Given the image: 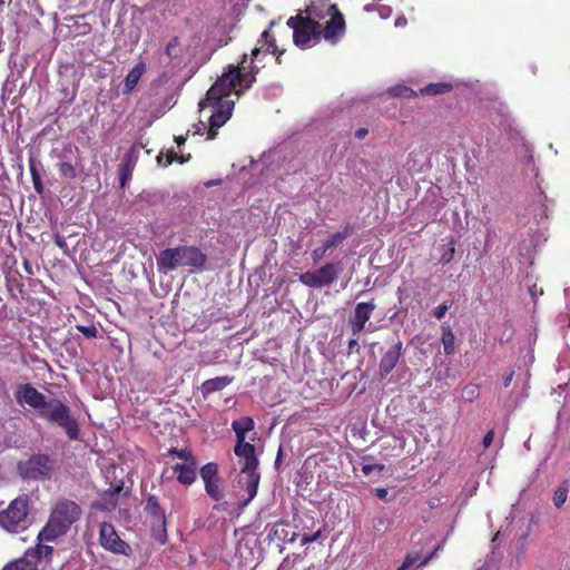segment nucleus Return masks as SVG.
Returning <instances> with one entry per match:
<instances>
[{
  "mask_svg": "<svg viewBox=\"0 0 570 570\" xmlns=\"http://www.w3.org/2000/svg\"><path fill=\"white\" fill-rule=\"evenodd\" d=\"M246 63L247 56L243 55L237 66L228 65L223 75L207 90L206 98L199 101L200 111L212 108L207 130L208 140H214L217 137L218 128L224 126L233 115L235 104L229 98L230 94L240 95L256 81L258 68L250 62L249 71L246 72Z\"/></svg>",
  "mask_w": 570,
  "mask_h": 570,
  "instance_id": "obj_1",
  "label": "nucleus"
},
{
  "mask_svg": "<svg viewBox=\"0 0 570 570\" xmlns=\"http://www.w3.org/2000/svg\"><path fill=\"white\" fill-rule=\"evenodd\" d=\"M81 507L69 499H59L52 507L49 519L38 533L39 541L51 542L67 534L71 527L80 520Z\"/></svg>",
  "mask_w": 570,
  "mask_h": 570,
  "instance_id": "obj_2",
  "label": "nucleus"
},
{
  "mask_svg": "<svg viewBox=\"0 0 570 570\" xmlns=\"http://www.w3.org/2000/svg\"><path fill=\"white\" fill-rule=\"evenodd\" d=\"M331 0H308L304 13L317 19L328 20L324 24V40L336 45L345 35L346 23L344 16L336 4H332Z\"/></svg>",
  "mask_w": 570,
  "mask_h": 570,
  "instance_id": "obj_3",
  "label": "nucleus"
},
{
  "mask_svg": "<svg viewBox=\"0 0 570 570\" xmlns=\"http://www.w3.org/2000/svg\"><path fill=\"white\" fill-rule=\"evenodd\" d=\"M32 524L31 499L22 493L3 507L0 501V528L10 533L19 534L27 531Z\"/></svg>",
  "mask_w": 570,
  "mask_h": 570,
  "instance_id": "obj_4",
  "label": "nucleus"
},
{
  "mask_svg": "<svg viewBox=\"0 0 570 570\" xmlns=\"http://www.w3.org/2000/svg\"><path fill=\"white\" fill-rule=\"evenodd\" d=\"M234 453L243 460L240 468L239 483L247 493V498L240 502V507H246L257 494L261 481V473L258 472L259 461L255 453V445L252 443L235 444Z\"/></svg>",
  "mask_w": 570,
  "mask_h": 570,
  "instance_id": "obj_5",
  "label": "nucleus"
},
{
  "mask_svg": "<svg viewBox=\"0 0 570 570\" xmlns=\"http://www.w3.org/2000/svg\"><path fill=\"white\" fill-rule=\"evenodd\" d=\"M207 262V256L196 246L179 245L174 248L161 250L157 257L159 271L165 273L174 271L180 266H190L203 269Z\"/></svg>",
  "mask_w": 570,
  "mask_h": 570,
  "instance_id": "obj_6",
  "label": "nucleus"
},
{
  "mask_svg": "<svg viewBox=\"0 0 570 570\" xmlns=\"http://www.w3.org/2000/svg\"><path fill=\"white\" fill-rule=\"evenodd\" d=\"M287 26L293 29L294 43L302 49L307 48L312 40L324 39V26L304 11L291 17Z\"/></svg>",
  "mask_w": 570,
  "mask_h": 570,
  "instance_id": "obj_7",
  "label": "nucleus"
},
{
  "mask_svg": "<svg viewBox=\"0 0 570 570\" xmlns=\"http://www.w3.org/2000/svg\"><path fill=\"white\" fill-rule=\"evenodd\" d=\"M144 511L150 519L153 538L159 543L165 544L168 540L167 517L157 495H148Z\"/></svg>",
  "mask_w": 570,
  "mask_h": 570,
  "instance_id": "obj_8",
  "label": "nucleus"
},
{
  "mask_svg": "<svg viewBox=\"0 0 570 570\" xmlns=\"http://www.w3.org/2000/svg\"><path fill=\"white\" fill-rule=\"evenodd\" d=\"M52 405L45 419L62 428L70 440H78L80 429L77 420L70 415V409L58 400H52Z\"/></svg>",
  "mask_w": 570,
  "mask_h": 570,
  "instance_id": "obj_9",
  "label": "nucleus"
},
{
  "mask_svg": "<svg viewBox=\"0 0 570 570\" xmlns=\"http://www.w3.org/2000/svg\"><path fill=\"white\" fill-rule=\"evenodd\" d=\"M342 271L340 263H327L313 272H304L299 274L298 281L305 286L313 288H322L330 286Z\"/></svg>",
  "mask_w": 570,
  "mask_h": 570,
  "instance_id": "obj_10",
  "label": "nucleus"
},
{
  "mask_svg": "<svg viewBox=\"0 0 570 570\" xmlns=\"http://www.w3.org/2000/svg\"><path fill=\"white\" fill-rule=\"evenodd\" d=\"M14 399L20 405H28L38 411L39 415L46 417L51 410L52 400L47 401L46 396L30 384H21L14 391Z\"/></svg>",
  "mask_w": 570,
  "mask_h": 570,
  "instance_id": "obj_11",
  "label": "nucleus"
},
{
  "mask_svg": "<svg viewBox=\"0 0 570 570\" xmlns=\"http://www.w3.org/2000/svg\"><path fill=\"white\" fill-rule=\"evenodd\" d=\"M99 543L105 549L116 554L129 557L132 553L131 547L117 533L114 524L102 522L99 527Z\"/></svg>",
  "mask_w": 570,
  "mask_h": 570,
  "instance_id": "obj_12",
  "label": "nucleus"
},
{
  "mask_svg": "<svg viewBox=\"0 0 570 570\" xmlns=\"http://www.w3.org/2000/svg\"><path fill=\"white\" fill-rule=\"evenodd\" d=\"M55 461L47 454H33L24 463L22 475L32 480L50 479Z\"/></svg>",
  "mask_w": 570,
  "mask_h": 570,
  "instance_id": "obj_13",
  "label": "nucleus"
},
{
  "mask_svg": "<svg viewBox=\"0 0 570 570\" xmlns=\"http://www.w3.org/2000/svg\"><path fill=\"white\" fill-rule=\"evenodd\" d=\"M285 50L279 49V47L276 43L275 37L271 33L269 30H265L262 32L259 39L257 40V46L252 50V59H247L246 66L249 67V63L252 62L253 66L258 68L254 60H259L258 57L261 53L267 55L271 53L275 56L276 62L278 65L282 63V56L284 55ZM247 57L248 55L245 53ZM249 71V68L246 69V72Z\"/></svg>",
  "mask_w": 570,
  "mask_h": 570,
  "instance_id": "obj_14",
  "label": "nucleus"
},
{
  "mask_svg": "<svg viewBox=\"0 0 570 570\" xmlns=\"http://www.w3.org/2000/svg\"><path fill=\"white\" fill-rule=\"evenodd\" d=\"M375 308L376 304L374 303V299L358 303L355 306L354 314L348 322L354 334L360 333L364 328Z\"/></svg>",
  "mask_w": 570,
  "mask_h": 570,
  "instance_id": "obj_15",
  "label": "nucleus"
},
{
  "mask_svg": "<svg viewBox=\"0 0 570 570\" xmlns=\"http://www.w3.org/2000/svg\"><path fill=\"white\" fill-rule=\"evenodd\" d=\"M173 471L177 473V480L180 484L190 485L197 479V464L191 463H176L171 466Z\"/></svg>",
  "mask_w": 570,
  "mask_h": 570,
  "instance_id": "obj_16",
  "label": "nucleus"
},
{
  "mask_svg": "<svg viewBox=\"0 0 570 570\" xmlns=\"http://www.w3.org/2000/svg\"><path fill=\"white\" fill-rule=\"evenodd\" d=\"M232 429L235 432L236 444H245L248 443L246 434L255 429V422L250 416H243L233 421Z\"/></svg>",
  "mask_w": 570,
  "mask_h": 570,
  "instance_id": "obj_17",
  "label": "nucleus"
},
{
  "mask_svg": "<svg viewBox=\"0 0 570 570\" xmlns=\"http://www.w3.org/2000/svg\"><path fill=\"white\" fill-rule=\"evenodd\" d=\"M232 382L233 377L229 376H217L206 380L200 386L202 395L204 399H207L210 394L224 390Z\"/></svg>",
  "mask_w": 570,
  "mask_h": 570,
  "instance_id": "obj_18",
  "label": "nucleus"
},
{
  "mask_svg": "<svg viewBox=\"0 0 570 570\" xmlns=\"http://www.w3.org/2000/svg\"><path fill=\"white\" fill-rule=\"evenodd\" d=\"M136 166V157L134 156L132 149L128 151L118 168L120 186L124 187L128 180L131 179L132 171Z\"/></svg>",
  "mask_w": 570,
  "mask_h": 570,
  "instance_id": "obj_19",
  "label": "nucleus"
},
{
  "mask_svg": "<svg viewBox=\"0 0 570 570\" xmlns=\"http://www.w3.org/2000/svg\"><path fill=\"white\" fill-rule=\"evenodd\" d=\"M146 71V63L144 61H139L136 63L127 73L124 80V94H130L137 83L139 82L141 76Z\"/></svg>",
  "mask_w": 570,
  "mask_h": 570,
  "instance_id": "obj_20",
  "label": "nucleus"
},
{
  "mask_svg": "<svg viewBox=\"0 0 570 570\" xmlns=\"http://www.w3.org/2000/svg\"><path fill=\"white\" fill-rule=\"evenodd\" d=\"M42 542L43 541L38 540V543L35 547L26 550L28 557H31L37 566L43 559L50 562L53 554V548L51 546L42 544Z\"/></svg>",
  "mask_w": 570,
  "mask_h": 570,
  "instance_id": "obj_21",
  "label": "nucleus"
},
{
  "mask_svg": "<svg viewBox=\"0 0 570 570\" xmlns=\"http://www.w3.org/2000/svg\"><path fill=\"white\" fill-rule=\"evenodd\" d=\"M2 570H38V566L26 551L22 557L8 562Z\"/></svg>",
  "mask_w": 570,
  "mask_h": 570,
  "instance_id": "obj_22",
  "label": "nucleus"
},
{
  "mask_svg": "<svg viewBox=\"0 0 570 570\" xmlns=\"http://www.w3.org/2000/svg\"><path fill=\"white\" fill-rule=\"evenodd\" d=\"M40 167H41V163L39 160H37L33 157L29 158V170L31 174L33 188L37 191V194L42 195L45 187H43L41 175L39 171Z\"/></svg>",
  "mask_w": 570,
  "mask_h": 570,
  "instance_id": "obj_23",
  "label": "nucleus"
},
{
  "mask_svg": "<svg viewBox=\"0 0 570 570\" xmlns=\"http://www.w3.org/2000/svg\"><path fill=\"white\" fill-rule=\"evenodd\" d=\"M453 89L450 82H435L429 83L428 86L420 89L422 96H438L448 94Z\"/></svg>",
  "mask_w": 570,
  "mask_h": 570,
  "instance_id": "obj_24",
  "label": "nucleus"
},
{
  "mask_svg": "<svg viewBox=\"0 0 570 570\" xmlns=\"http://www.w3.org/2000/svg\"><path fill=\"white\" fill-rule=\"evenodd\" d=\"M205 490L206 493L215 501H219L224 498V490L220 487L219 478L212 480L209 483H205Z\"/></svg>",
  "mask_w": 570,
  "mask_h": 570,
  "instance_id": "obj_25",
  "label": "nucleus"
},
{
  "mask_svg": "<svg viewBox=\"0 0 570 570\" xmlns=\"http://www.w3.org/2000/svg\"><path fill=\"white\" fill-rule=\"evenodd\" d=\"M199 474L204 483H209L212 480L218 478V465L214 462H209L202 466Z\"/></svg>",
  "mask_w": 570,
  "mask_h": 570,
  "instance_id": "obj_26",
  "label": "nucleus"
},
{
  "mask_svg": "<svg viewBox=\"0 0 570 570\" xmlns=\"http://www.w3.org/2000/svg\"><path fill=\"white\" fill-rule=\"evenodd\" d=\"M387 92L393 97L415 98L417 96L416 91L403 85L390 87Z\"/></svg>",
  "mask_w": 570,
  "mask_h": 570,
  "instance_id": "obj_27",
  "label": "nucleus"
},
{
  "mask_svg": "<svg viewBox=\"0 0 570 570\" xmlns=\"http://www.w3.org/2000/svg\"><path fill=\"white\" fill-rule=\"evenodd\" d=\"M350 235L348 228L343 232L332 234L323 244L325 248L331 249L342 244Z\"/></svg>",
  "mask_w": 570,
  "mask_h": 570,
  "instance_id": "obj_28",
  "label": "nucleus"
},
{
  "mask_svg": "<svg viewBox=\"0 0 570 570\" xmlns=\"http://www.w3.org/2000/svg\"><path fill=\"white\" fill-rule=\"evenodd\" d=\"M455 239L453 237H450L449 242L443 246V252L440 258V262L443 265H446L452 262L455 254Z\"/></svg>",
  "mask_w": 570,
  "mask_h": 570,
  "instance_id": "obj_29",
  "label": "nucleus"
},
{
  "mask_svg": "<svg viewBox=\"0 0 570 570\" xmlns=\"http://www.w3.org/2000/svg\"><path fill=\"white\" fill-rule=\"evenodd\" d=\"M454 334L450 328L443 330L442 343L445 354L450 355L454 353Z\"/></svg>",
  "mask_w": 570,
  "mask_h": 570,
  "instance_id": "obj_30",
  "label": "nucleus"
},
{
  "mask_svg": "<svg viewBox=\"0 0 570 570\" xmlns=\"http://www.w3.org/2000/svg\"><path fill=\"white\" fill-rule=\"evenodd\" d=\"M568 492L569 489L566 483L554 490L552 500L556 508H561L564 504L568 498Z\"/></svg>",
  "mask_w": 570,
  "mask_h": 570,
  "instance_id": "obj_31",
  "label": "nucleus"
},
{
  "mask_svg": "<svg viewBox=\"0 0 570 570\" xmlns=\"http://www.w3.org/2000/svg\"><path fill=\"white\" fill-rule=\"evenodd\" d=\"M168 454L178 456L179 459L184 460V463L196 462L191 451L188 449L170 448L168 450Z\"/></svg>",
  "mask_w": 570,
  "mask_h": 570,
  "instance_id": "obj_32",
  "label": "nucleus"
},
{
  "mask_svg": "<svg viewBox=\"0 0 570 570\" xmlns=\"http://www.w3.org/2000/svg\"><path fill=\"white\" fill-rule=\"evenodd\" d=\"M480 394L479 385L468 384L463 387L461 396L466 402L474 401Z\"/></svg>",
  "mask_w": 570,
  "mask_h": 570,
  "instance_id": "obj_33",
  "label": "nucleus"
},
{
  "mask_svg": "<svg viewBox=\"0 0 570 570\" xmlns=\"http://www.w3.org/2000/svg\"><path fill=\"white\" fill-rule=\"evenodd\" d=\"M59 171L60 174L66 177V178H70V179H73L77 177V171H76V168L75 166L69 163V161H61L59 164Z\"/></svg>",
  "mask_w": 570,
  "mask_h": 570,
  "instance_id": "obj_34",
  "label": "nucleus"
},
{
  "mask_svg": "<svg viewBox=\"0 0 570 570\" xmlns=\"http://www.w3.org/2000/svg\"><path fill=\"white\" fill-rule=\"evenodd\" d=\"M399 358H382L380 364V376L384 379L396 365Z\"/></svg>",
  "mask_w": 570,
  "mask_h": 570,
  "instance_id": "obj_35",
  "label": "nucleus"
},
{
  "mask_svg": "<svg viewBox=\"0 0 570 570\" xmlns=\"http://www.w3.org/2000/svg\"><path fill=\"white\" fill-rule=\"evenodd\" d=\"M179 38L174 37L170 39V41L166 46V55L169 59H174L178 56V47H179Z\"/></svg>",
  "mask_w": 570,
  "mask_h": 570,
  "instance_id": "obj_36",
  "label": "nucleus"
},
{
  "mask_svg": "<svg viewBox=\"0 0 570 570\" xmlns=\"http://www.w3.org/2000/svg\"><path fill=\"white\" fill-rule=\"evenodd\" d=\"M178 158V155L174 151H169L168 154L166 155H163L160 154L158 157H157V163L160 165V166H164V167H167L169 165H171L174 161H176Z\"/></svg>",
  "mask_w": 570,
  "mask_h": 570,
  "instance_id": "obj_37",
  "label": "nucleus"
},
{
  "mask_svg": "<svg viewBox=\"0 0 570 570\" xmlns=\"http://www.w3.org/2000/svg\"><path fill=\"white\" fill-rule=\"evenodd\" d=\"M76 328L87 338H94L97 336L98 333V330L94 324L77 325Z\"/></svg>",
  "mask_w": 570,
  "mask_h": 570,
  "instance_id": "obj_38",
  "label": "nucleus"
},
{
  "mask_svg": "<svg viewBox=\"0 0 570 570\" xmlns=\"http://www.w3.org/2000/svg\"><path fill=\"white\" fill-rule=\"evenodd\" d=\"M420 560L419 553H409L397 570H405Z\"/></svg>",
  "mask_w": 570,
  "mask_h": 570,
  "instance_id": "obj_39",
  "label": "nucleus"
},
{
  "mask_svg": "<svg viewBox=\"0 0 570 570\" xmlns=\"http://www.w3.org/2000/svg\"><path fill=\"white\" fill-rule=\"evenodd\" d=\"M449 308L450 305L448 303H442L433 309V316L440 321L445 316Z\"/></svg>",
  "mask_w": 570,
  "mask_h": 570,
  "instance_id": "obj_40",
  "label": "nucleus"
},
{
  "mask_svg": "<svg viewBox=\"0 0 570 570\" xmlns=\"http://www.w3.org/2000/svg\"><path fill=\"white\" fill-rule=\"evenodd\" d=\"M385 469L384 464H364L362 472L364 475H370L373 471L382 472Z\"/></svg>",
  "mask_w": 570,
  "mask_h": 570,
  "instance_id": "obj_41",
  "label": "nucleus"
},
{
  "mask_svg": "<svg viewBox=\"0 0 570 570\" xmlns=\"http://www.w3.org/2000/svg\"><path fill=\"white\" fill-rule=\"evenodd\" d=\"M327 250H328V249H327V248H325V245H324V244H323L322 246H320V247L315 248V249L312 252V258H313V261H314V262H318V261H321V259L325 256V254H326V252H327Z\"/></svg>",
  "mask_w": 570,
  "mask_h": 570,
  "instance_id": "obj_42",
  "label": "nucleus"
},
{
  "mask_svg": "<svg viewBox=\"0 0 570 570\" xmlns=\"http://www.w3.org/2000/svg\"><path fill=\"white\" fill-rule=\"evenodd\" d=\"M493 439H494V431L490 430L489 432H487V434L483 438V441H482L483 448L488 449L492 444Z\"/></svg>",
  "mask_w": 570,
  "mask_h": 570,
  "instance_id": "obj_43",
  "label": "nucleus"
},
{
  "mask_svg": "<svg viewBox=\"0 0 570 570\" xmlns=\"http://www.w3.org/2000/svg\"><path fill=\"white\" fill-rule=\"evenodd\" d=\"M121 490H122V484L117 485V487L111 485V487H110V488L105 492V494H106V495H109V494H110L112 498H116V497H118V494L121 492Z\"/></svg>",
  "mask_w": 570,
  "mask_h": 570,
  "instance_id": "obj_44",
  "label": "nucleus"
},
{
  "mask_svg": "<svg viewBox=\"0 0 570 570\" xmlns=\"http://www.w3.org/2000/svg\"><path fill=\"white\" fill-rule=\"evenodd\" d=\"M439 549H440V546H438L430 554L424 557V559L422 561H420L419 567L426 566L432 560V558L435 556V553L438 552Z\"/></svg>",
  "mask_w": 570,
  "mask_h": 570,
  "instance_id": "obj_45",
  "label": "nucleus"
},
{
  "mask_svg": "<svg viewBox=\"0 0 570 570\" xmlns=\"http://www.w3.org/2000/svg\"><path fill=\"white\" fill-rule=\"evenodd\" d=\"M367 134H368V129H367V128H365V127H362V128H358V129L355 131L354 136H355V138H357V139H364V138L367 136Z\"/></svg>",
  "mask_w": 570,
  "mask_h": 570,
  "instance_id": "obj_46",
  "label": "nucleus"
},
{
  "mask_svg": "<svg viewBox=\"0 0 570 570\" xmlns=\"http://www.w3.org/2000/svg\"><path fill=\"white\" fill-rule=\"evenodd\" d=\"M387 493H389L387 489H385V488H377V489H375V495L379 499H385Z\"/></svg>",
  "mask_w": 570,
  "mask_h": 570,
  "instance_id": "obj_47",
  "label": "nucleus"
},
{
  "mask_svg": "<svg viewBox=\"0 0 570 570\" xmlns=\"http://www.w3.org/2000/svg\"><path fill=\"white\" fill-rule=\"evenodd\" d=\"M513 375H514V371H512V370H511V371H510V372L504 376V379H503V385H504L505 387H508V386L510 385V383H511V381H512V379H513Z\"/></svg>",
  "mask_w": 570,
  "mask_h": 570,
  "instance_id": "obj_48",
  "label": "nucleus"
},
{
  "mask_svg": "<svg viewBox=\"0 0 570 570\" xmlns=\"http://www.w3.org/2000/svg\"><path fill=\"white\" fill-rule=\"evenodd\" d=\"M406 19L404 17H400L395 20V26L396 27H404L406 24Z\"/></svg>",
  "mask_w": 570,
  "mask_h": 570,
  "instance_id": "obj_49",
  "label": "nucleus"
},
{
  "mask_svg": "<svg viewBox=\"0 0 570 570\" xmlns=\"http://www.w3.org/2000/svg\"><path fill=\"white\" fill-rule=\"evenodd\" d=\"M195 127H196L195 134H200L202 130L206 129V125L203 121H199V124L196 125Z\"/></svg>",
  "mask_w": 570,
  "mask_h": 570,
  "instance_id": "obj_50",
  "label": "nucleus"
},
{
  "mask_svg": "<svg viewBox=\"0 0 570 570\" xmlns=\"http://www.w3.org/2000/svg\"><path fill=\"white\" fill-rule=\"evenodd\" d=\"M313 542V538H311L309 535H303L302 537V540H301V543L304 546V544H307V543H311Z\"/></svg>",
  "mask_w": 570,
  "mask_h": 570,
  "instance_id": "obj_51",
  "label": "nucleus"
},
{
  "mask_svg": "<svg viewBox=\"0 0 570 570\" xmlns=\"http://www.w3.org/2000/svg\"><path fill=\"white\" fill-rule=\"evenodd\" d=\"M190 159V155L188 154L186 157L185 156H178L177 160L176 161H179L180 164H184L186 161H188Z\"/></svg>",
  "mask_w": 570,
  "mask_h": 570,
  "instance_id": "obj_52",
  "label": "nucleus"
},
{
  "mask_svg": "<svg viewBox=\"0 0 570 570\" xmlns=\"http://www.w3.org/2000/svg\"><path fill=\"white\" fill-rule=\"evenodd\" d=\"M175 140H176L178 146H181V145L185 144L186 138L184 136H178V137L175 138Z\"/></svg>",
  "mask_w": 570,
  "mask_h": 570,
  "instance_id": "obj_53",
  "label": "nucleus"
},
{
  "mask_svg": "<svg viewBox=\"0 0 570 570\" xmlns=\"http://www.w3.org/2000/svg\"><path fill=\"white\" fill-rule=\"evenodd\" d=\"M24 269L28 274L32 275V269L28 261H24L23 263Z\"/></svg>",
  "mask_w": 570,
  "mask_h": 570,
  "instance_id": "obj_54",
  "label": "nucleus"
},
{
  "mask_svg": "<svg viewBox=\"0 0 570 570\" xmlns=\"http://www.w3.org/2000/svg\"><path fill=\"white\" fill-rule=\"evenodd\" d=\"M55 243L59 247L65 246V240L62 238H60V237H57Z\"/></svg>",
  "mask_w": 570,
  "mask_h": 570,
  "instance_id": "obj_55",
  "label": "nucleus"
},
{
  "mask_svg": "<svg viewBox=\"0 0 570 570\" xmlns=\"http://www.w3.org/2000/svg\"><path fill=\"white\" fill-rule=\"evenodd\" d=\"M217 184H219V180H210V181L206 183L205 185H206V187H212V186H215Z\"/></svg>",
  "mask_w": 570,
  "mask_h": 570,
  "instance_id": "obj_56",
  "label": "nucleus"
},
{
  "mask_svg": "<svg viewBox=\"0 0 570 570\" xmlns=\"http://www.w3.org/2000/svg\"><path fill=\"white\" fill-rule=\"evenodd\" d=\"M321 535V531H316L313 535H309L311 538H313V542L316 541Z\"/></svg>",
  "mask_w": 570,
  "mask_h": 570,
  "instance_id": "obj_57",
  "label": "nucleus"
},
{
  "mask_svg": "<svg viewBox=\"0 0 570 570\" xmlns=\"http://www.w3.org/2000/svg\"><path fill=\"white\" fill-rule=\"evenodd\" d=\"M297 537V533H293L292 538L289 539V542H294Z\"/></svg>",
  "mask_w": 570,
  "mask_h": 570,
  "instance_id": "obj_58",
  "label": "nucleus"
},
{
  "mask_svg": "<svg viewBox=\"0 0 570 570\" xmlns=\"http://www.w3.org/2000/svg\"><path fill=\"white\" fill-rule=\"evenodd\" d=\"M281 455H282V451L279 450L278 454H277V458H276V463L281 460Z\"/></svg>",
  "mask_w": 570,
  "mask_h": 570,
  "instance_id": "obj_59",
  "label": "nucleus"
},
{
  "mask_svg": "<svg viewBox=\"0 0 570 570\" xmlns=\"http://www.w3.org/2000/svg\"><path fill=\"white\" fill-rule=\"evenodd\" d=\"M4 3V0H0V7Z\"/></svg>",
  "mask_w": 570,
  "mask_h": 570,
  "instance_id": "obj_60",
  "label": "nucleus"
}]
</instances>
